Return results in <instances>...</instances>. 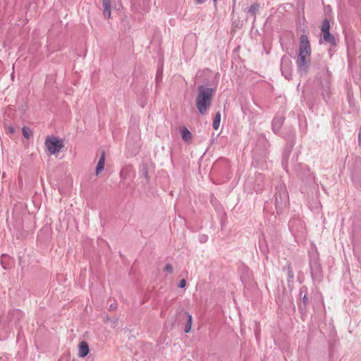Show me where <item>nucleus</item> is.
Listing matches in <instances>:
<instances>
[{"label":"nucleus","instance_id":"obj_15","mask_svg":"<svg viewBox=\"0 0 361 361\" xmlns=\"http://www.w3.org/2000/svg\"><path fill=\"white\" fill-rule=\"evenodd\" d=\"M291 149H292V147H287L284 152H283V159H282V166L283 167V169L287 171L288 172V164H287V160L290 156V152H291Z\"/></svg>","mask_w":361,"mask_h":361},{"label":"nucleus","instance_id":"obj_14","mask_svg":"<svg viewBox=\"0 0 361 361\" xmlns=\"http://www.w3.org/2000/svg\"><path fill=\"white\" fill-rule=\"evenodd\" d=\"M180 131L181 137L185 142H189L191 141L192 137V133L186 127H182Z\"/></svg>","mask_w":361,"mask_h":361},{"label":"nucleus","instance_id":"obj_11","mask_svg":"<svg viewBox=\"0 0 361 361\" xmlns=\"http://www.w3.org/2000/svg\"><path fill=\"white\" fill-rule=\"evenodd\" d=\"M301 178L303 180H305L306 183L311 185L314 184L315 185V178L312 173L310 172L309 169H307L303 172V173L301 175Z\"/></svg>","mask_w":361,"mask_h":361},{"label":"nucleus","instance_id":"obj_12","mask_svg":"<svg viewBox=\"0 0 361 361\" xmlns=\"http://www.w3.org/2000/svg\"><path fill=\"white\" fill-rule=\"evenodd\" d=\"M322 34L323 39L325 42L330 44L334 47H335L337 45L335 37L330 32H326Z\"/></svg>","mask_w":361,"mask_h":361},{"label":"nucleus","instance_id":"obj_7","mask_svg":"<svg viewBox=\"0 0 361 361\" xmlns=\"http://www.w3.org/2000/svg\"><path fill=\"white\" fill-rule=\"evenodd\" d=\"M103 15L105 18H110L112 8L119 10L121 8L120 0H103Z\"/></svg>","mask_w":361,"mask_h":361},{"label":"nucleus","instance_id":"obj_23","mask_svg":"<svg viewBox=\"0 0 361 361\" xmlns=\"http://www.w3.org/2000/svg\"><path fill=\"white\" fill-rule=\"evenodd\" d=\"M164 271L168 272L169 274H171L173 271V268L171 264H166L164 267Z\"/></svg>","mask_w":361,"mask_h":361},{"label":"nucleus","instance_id":"obj_8","mask_svg":"<svg viewBox=\"0 0 361 361\" xmlns=\"http://www.w3.org/2000/svg\"><path fill=\"white\" fill-rule=\"evenodd\" d=\"M281 71L287 80L292 77V61L287 56H283L281 59Z\"/></svg>","mask_w":361,"mask_h":361},{"label":"nucleus","instance_id":"obj_21","mask_svg":"<svg viewBox=\"0 0 361 361\" xmlns=\"http://www.w3.org/2000/svg\"><path fill=\"white\" fill-rule=\"evenodd\" d=\"M22 132H23V136L27 139H29L32 135V130H30L29 128H27L26 127H23L22 128Z\"/></svg>","mask_w":361,"mask_h":361},{"label":"nucleus","instance_id":"obj_26","mask_svg":"<svg viewBox=\"0 0 361 361\" xmlns=\"http://www.w3.org/2000/svg\"><path fill=\"white\" fill-rule=\"evenodd\" d=\"M322 71L325 72V75H326V78H329L330 75V72L328 70V68L324 65L322 67Z\"/></svg>","mask_w":361,"mask_h":361},{"label":"nucleus","instance_id":"obj_2","mask_svg":"<svg viewBox=\"0 0 361 361\" xmlns=\"http://www.w3.org/2000/svg\"><path fill=\"white\" fill-rule=\"evenodd\" d=\"M311 47L307 35L303 34L300 37L299 50L296 60L298 71L300 75H306L310 70Z\"/></svg>","mask_w":361,"mask_h":361},{"label":"nucleus","instance_id":"obj_5","mask_svg":"<svg viewBox=\"0 0 361 361\" xmlns=\"http://www.w3.org/2000/svg\"><path fill=\"white\" fill-rule=\"evenodd\" d=\"M309 264L313 281L314 283H319L323 279V271L317 254L310 256Z\"/></svg>","mask_w":361,"mask_h":361},{"label":"nucleus","instance_id":"obj_19","mask_svg":"<svg viewBox=\"0 0 361 361\" xmlns=\"http://www.w3.org/2000/svg\"><path fill=\"white\" fill-rule=\"evenodd\" d=\"M329 30H330L329 21L326 18H325L322 23L321 30H322V33H324L326 32H329Z\"/></svg>","mask_w":361,"mask_h":361},{"label":"nucleus","instance_id":"obj_20","mask_svg":"<svg viewBox=\"0 0 361 361\" xmlns=\"http://www.w3.org/2000/svg\"><path fill=\"white\" fill-rule=\"evenodd\" d=\"M259 8V4H254L251 5V6L248 9V13H251L254 16V19H255V13Z\"/></svg>","mask_w":361,"mask_h":361},{"label":"nucleus","instance_id":"obj_6","mask_svg":"<svg viewBox=\"0 0 361 361\" xmlns=\"http://www.w3.org/2000/svg\"><path fill=\"white\" fill-rule=\"evenodd\" d=\"M44 145L51 154L59 152L63 147V142L56 137H47Z\"/></svg>","mask_w":361,"mask_h":361},{"label":"nucleus","instance_id":"obj_24","mask_svg":"<svg viewBox=\"0 0 361 361\" xmlns=\"http://www.w3.org/2000/svg\"><path fill=\"white\" fill-rule=\"evenodd\" d=\"M142 176H145L147 179H148V169L146 166H143L141 170Z\"/></svg>","mask_w":361,"mask_h":361},{"label":"nucleus","instance_id":"obj_32","mask_svg":"<svg viewBox=\"0 0 361 361\" xmlns=\"http://www.w3.org/2000/svg\"><path fill=\"white\" fill-rule=\"evenodd\" d=\"M1 264H2L3 268H4V269H6V267L4 265L3 261H1Z\"/></svg>","mask_w":361,"mask_h":361},{"label":"nucleus","instance_id":"obj_1","mask_svg":"<svg viewBox=\"0 0 361 361\" xmlns=\"http://www.w3.org/2000/svg\"><path fill=\"white\" fill-rule=\"evenodd\" d=\"M298 307L302 314H322L324 311V305L322 294L317 291H312L308 294L307 287L302 286L299 290Z\"/></svg>","mask_w":361,"mask_h":361},{"label":"nucleus","instance_id":"obj_4","mask_svg":"<svg viewBox=\"0 0 361 361\" xmlns=\"http://www.w3.org/2000/svg\"><path fill=\"white\" fill-rule=\"evenodd\" d=\"M289 203V196L286 187L283 183H279L275 189V205L278 211H282Z\"/></svg>","mask_w":361,"mask_h":361},{"label":"nucleus","instance_id":"obj_28","mask_svg":"<svg viewBox=\"0 0 361 361\" xmlns=\"http://www.w3.org/2000/svg\"><path fill=\"white\" fill-rule=\"evenodd\" d=\"M195 3L197 4H202L203 3L205 2V0H195ZM216 1L217 0H213L214 4L216 2Z\"/></svg>","mask_w":361,"mask_h":361},{"label":"nucleus","instance_id":"obj_17","mask_svg":"<svg viewBox=\"0 0 361 361\" xmlns=\"http://www.w3.org/2000/svg\"><path fill=\"white\" fill-rule=\"evenodd\" d=\"M283 119L281 118H274L272 121V129L275 133H277L280 130L282 124Z\"/></svg>","mask_w":361,"mask_h":361},{"label":"nucleus","instance_id":"obj_10","mask_svg":"<svg viewBox=\"0 0 361 361\" xmlns=\"http://www.w3.org/2000/svg\"><path fill=\"white\" fill-rule=\"evenodd\" d=\"M283 271L286 272L287 275L288 284L290 286V283L293 282L294 278V273L290 264L287 263V264L283 268Z\"/></svg>","mask_w":361,"mask_h":361},{"label":"nucleus","instance_id":"obj_13","mask_svg":"<svg viewBox=\"0 0 361 361\" xmlns=\"http://www.w3.org/2000/svg\"><path fill=\"white\" fill-rule=\"evenodd\" d=\"M89 345L87 342L82 341L79 345L78 355L80 357H85L89 353Z\"/></svg>","mask_w":361,"mask_h":361},{"label":"nucleus","instance_id":"obj_27","mask_svg":"<svg viewBox=\"0 0 361 361\" xmlns=\"http://www.w3.org/2000/svg\"><path fill=\"white\" fill-rule=\"evenodd\" d=\"M200 241L202 243H204L207 241V235H202L200 237Z\"/></svg>","mask_w":361,"mask_h":361},{"label":"nucleus","instance_id":"obj_30","mask_svg":"<svg viewBox=\"0 0 361 361\" xmlns=\"http://www.w3.org/2000/svg\"><path fill=\"white\" fill-rule=\"evenodd\" d=\"M8 131L9 133H13L14 131H15V129H14V128L13 126H9L8 128Z\"/></svg>","mask_w":361,"mask_h":361},{"label":"nucleus","instance_id":"obj_31","mask_svg":"<svg viewBox=\"0 0 361 361\" xmlns=\"http://www.w3.org/2000/svg\"><path fill=\"white\" fill-rule=\"evenodd\" d=\"M115 308H116V306H115V305H110V309H111V310H113V309H115Z\"/></svg>","mask_w":361,"mask_h":361},{"label":"nucleus","instance_id":"obj_3","mask_svg":"<svg viewBox=\"0 0 361 361\" xmlns=\"http://www.w3.org/2000/svg\"><path fill=\"white\" fill-rule=\"evenodd\" d=\"M215 90L204 85H200L197 87V94L196 97V107L201 115H205L212 106V98L214 95Z\"/></svg>","mask_w":361,"mask_h":361},{"label":"nucleus","instance_id":"obj_18","mask_svg":"<svg viewBox=\"0 0 361 361\" xmlns=\"http://www.w3.org/2000/svg\"><path fill=\"white\" fill-rule=\"evenodd\" d=\"M221 121V114L219 112H217L215 115V117L213 121L212 126L214 129L217 130L219 128Z\"/></svg>","mask_w":361,"mask_h":361},{"label":"nucleus","instance_id":"obj_22","mask_svg":"<svg viewBox=\"0 0 361 361\" xmlns=\"http://www.w3.org/2000/svg\"><path fill=\"white\" fill-rule=\"evenodd\" d=\"M192 318V317H188L187 323L185 324V330H184V331L185 333H188L190 331V329H191Z\"/></svg>","mask_w":361,"mask_h":361},{"label":"nucleus","instance_id":"obj_9","mask_svg":"<svg viewBox=\"0 0 361 361\" xmlns=\"http://www.w3.org/2000/svg\"><path fill=\"white\" fill-rule=\"evenodd\" d=\"M288 226L293 233H303L304 226L300 219H293L290 220Z\"/></svg>","mask_w":361,"mask_h":361},{"label":"nucleus","instance_id":"obj_25","mask_svg":"<svg viewBox=\"0 0 361 361\" xmlns=\"http://www.w3.org/2000/svg\"><path fill=\"white\" fill-rule=\"evenodd\" d=\"M185 286H186V281L185 279L180 280L178 283V287L180 288H185Z\"/></svg>","mask_w":361,"mask_h":361},{"label":"nucleus","instance_id":"obj_16","mask_svg":"<svg viewBox=\"0 0 361 361\" xmlns=\"http://www.w3.org/2000/svg\"><path fill=\"white\" fill-rule=\"evenodd\" d=\"M105 163V153L103 152L96 167V174L98 175L104 170Z\"/></svg>","mask_w":361,"mask_h":361},{"label":"nucleus","instance_id":"obj_29","mask_svg":"<svg viewBox=\"0 0 361 361\" xmlns=\"http://www.w3.org/2000/svg\"><path fill=\"white\" fill-rule=\"evenodd\" d=\"M127 169H128V168H123V169H121V173H120L121 176L122 178H125V177H124V173H125V171H127Z\"/></svg>","mask_w":361,"mask_h":361}]
</instances>
